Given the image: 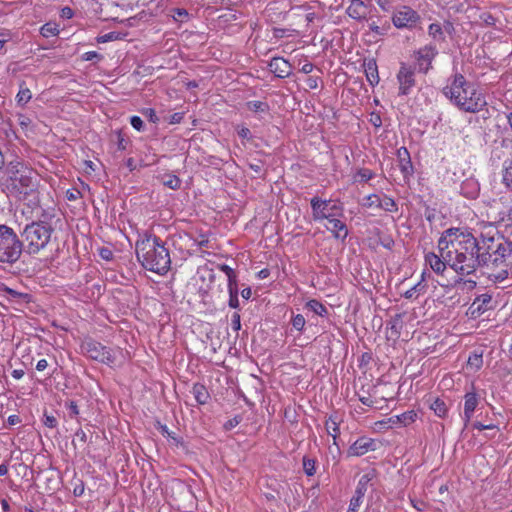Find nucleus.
Segmentation results:
<instances>
[{
	"label": "nucleus",
	"mask_w": 512,
	"mask_h": 512,
	"mask_svg": "<svg viewBox=\"0 0 512 512\" xmlns=\"http://www.w3.org/2000/svg\"><path fill=\"white\" fill-rule=\"evenodd\" d=\"M439 255L429 252L425 262L437 274H443L447 266L460 275H470L477 269L475 256L476 238L461 228L445 230L438 240Z\"/></svg>",
	"instance_id": "f257e3e1"
},
{
	"label": "nucleus",
	"mask_w": 512,
	"mask_h": 512,
	"mask_svg": "<svg viewBox=\"0 0 512 512\" xmlns=\"http://www.w3.org/2000/svg\"><path fill=\"white\" fill-rule=\"evenodd\" d=\"M6 188L18 200L29 207L39 204L38 175L20 160H13L6 167Z\"/></svg>",
	"instance_id": "f03ea898"
},
{
	"label": "nucleus",
	"mask_w": 512,
	"mask_h": 512,
	"mask_svg": "<svg viewBox=\"0 0 512 512\" xmlns=\"http://www.w3.org/2000/svg\"><path fill=\"white\" fill-rule=\"evenodd\" d=\"M443 94L465 112H479L487 104L484 95L476 85L468 82L460 73H456L448 79L447 85L443 88Z\"/></svg>",
	"instance_id": "7ed1b4c3"
},
{
	"label": "nucleus",
	"mask_w": 512,
	"mask_h": 512,
	"mask_svg": "<svg viewBox=\"0 0 512 512\" xmlns=\"http://www.w3.org/2000/svg\"><path fill=\"white\" fill-rule=\"evenodd\" d=\"M135 249L138 261L146 270L164 275L170 269V254L159 237L145 234L136 241Z\"/></svg>",
	"instance_id": "20e7f679"
},
{
	"label": "nucleus",
	"mask_w": 512,
	"mask_h": 512,
	"mask_svg": "<svg viewBox=\"0 0 512 512\" xmlns=\"http://www.w3.org/2000/svg\"><path fill=\"white\" fill-rule=\"evenodd\" d=\"M475 254L477 268L480 265H502L512 256V241L498 232L482 234L481 242L476 240Z\"/></svg>",
	"instance_id": "39448f33"
},
{
	"label": "nucleus",
	"mask_w": 512,
	"mask_h": 512,
	"mask_svg": "<svg viewBox=\"0 0 512 512\" xmlns=\"http://www.w3.org/2000/svg\"><path fill=\"white\" fill-rule=\"evenodd\" d=\"M54 229L51 224L44 221H36L27 224L22 232L27 244L29 254H38L45 249L51 240Z\"/></svg>",
	"instance_id": "423d86ee"
},
{
	"label": "nucleus",
	"mask_w": 512,
	"mask_h": 512,
	"mask_svg": "<svg viewBox=\"0 0 512 512\" xmlns=\"http://www.w3.org/2000/svg\"><path fill=\"white\" fill-rule=\"evenodd\" d=\"M22 253V242L12 228L0 225V264L16 263Z\"/></svg>",
	"instance_id": "0eeeda50"
},
{
	"label": "nucleus",
	"mask_w": 512,
	"mask_h": 512,
	"mask_svg": "<svg viewBox=\"0 0 512 512\" xmlns=\"http://www.w3.org/2000/svg\"><path fill=\"white\" fill-rule=\"evenodd\" d=\"M81 349L87 357L101 363L111 365L115 361V356L110 349L92 339L84 341Z\"/></svg>",
	"instance_id": "6e6552de"
},
{
	"label": "nucleus",
	"mask_w": 512,
	"mask_h": 512,
	"mask_svg": "<svg viewBox=\"0 0 512 512\" xmlns=\"http://www.w3.org/2000/svg\"><path fill=\"white\" fill-rule=\"evenodd\" d=\"M419 21L418 13L408 6H402L396 10L392 17L393 25L396 28L412 29Z\"/></svg>",
	"instance_id": "1a4fd4ad"
},
{
	"label": "nucleus",
	"mask_w": 512,
	"mask_h": 512,
	"mask_svg": "<svg viewBox=\"0 0 512 512\" xmlns=\"http://www.w3.org/2000/svg\"><path fill=\"white\" fill-rule=\"evenodd\" d=\"M312 216L315 221H323L333 211L342 206L339 202L333 200H323L319 197H313L310 201Z\"/></svg>",
	"instance_id": "9d476101"
},
{
	"label": "nucleus",
	"mask_w": 512,
	"mask_h": 512,
	"mask_svg": "<svg viewBox=\"0 0 512 512\" xmlns=\"http://www.w3.org/2000/svg\"><path fill=\"white\" fill-rule=\"evenodd\" d=\"M415 73L414 69L402 64L397 74V80L399 83V95H408L411 89L415 85Z\"/></svg>",
	"instance_id": "9b49d317"
},
{
	"label": "nucleus",
	"mask_w": 512,
	"mask_h": 512,
	"mask_svg": "<svg viewBox=\"0 0 512 512\" xmlns=\"http://www.w3.org/2000/svg\"><path fill=\"white\" fill-rule=\"evenodd\" d=\"M492 296L488 293L478 295L468 309V313L472 318L480 317L483 313L491 310Z\"/></svg>",
	"instance_id": "f8f14e48"
},
{
	"label": "nucleus",
	"mask_w": 512,
	"mask_h": 512,
	"mask_svg": "<svg viewBox=\"0 0 512 512\" xmlns=\"http://www.w3.org/2000/svg\"><path fill=\"white\" fill-rule=\"evenodd\" d=\"M376 450V442L374 439L369 437L358 438L348 449V456L359 457L366 454L369 451Z\"/></svg>",
	"instance_id": "ddd939ff"
},
{
	"label": "nucleus",
	"mask_w": 512,
	"mask_h": 512,
	"mask_svg": "<svg viewBox=\"0 0 512 512\" xmlns=\"http://www.w3.org/2000/svg\"><path fill=\"white\" fill-rule=\"evenodd\" d=\"M479 399L475 392H468L464 395V412H463V422L464 429L469 426L470 420L478 406Z\"/></svg>",
	"instance_id": "4468645a"
},
{
	"label": "nucleus",
	"mask_w": 512,
	"mask_h": 512,
	"mask_svg": "<svg viewBox=\"0 0 512 512\" xmlns=\"http://www.w3.org/2000/svg\"><path fill=\"white\" fill-rule=\"evenodd\" d=\"M397 157L399 161V169L405 180H409V178L414 173V168L411 162L410 154L405 147H401L397 150Z\"/></svg>",
	"instance_id": "2eb2a0df"
},
{
	"label": "nucleus",
	"mask_w": 512,
	"mask_h": 512,
	"mask_svg": "<svg viewBox=\"0 0 512 512\" xmlns=\"http://www.w3.org/2000/svg\"><path fill=\"white\" fill-rule=\"evenodd\" d=\"M346 14L359 22L366 20L368 14V6L362 0H351L346 8Z\"/></svg>",
	"instance_id": "dca6fc26"
},
{
	"label": "nucleus",
	"mask_w": 512,
	"mask_h": 512,
	"mask_svg": "<svg viewBox=\"0 0 512 512\" xmlns=\"http://www.w3.org/2000/svg\"><path fill=\"white\" fill-rule=\"evenodd\" d=\"M269 69L279 78H286L291 73L290 63L281 57H274L269 63Z\"/></svg>",
	"instance_id": "f3484780"
},
{
	"label": "nucleus",
	"mask_w": 512,
	"mask_h": 512,
	"mask_svg": "<svg viewBox=\"0 0 512 512\" xmlns=\"http://www.w3.org/2000/svg\"><path fill=\"white\" fill-rule=\"evenodd\" d=\"M417 419V413L414 410L406 411L400 415H394L387 418L390 426H408Z\"/></svg>",
	"instance_id": "a211bd4d"
},
{
	"label": "nucleus",
	"mask_w": 512,
	"mask_h": 512,
	"mask_svg": "<svg viewBox=\"0 0 512 512\" xmlns=\"http://www.w3.org/2000/svg\"><path fill=\"white\" fill-rule=\"evenodd\" d=\"M437 54V50L434 46L428 45L423 48H421L418 51V61L421 69L424 71H427L429 69V66L431 64V61L434 59V57Z\"/></svg>",
	"instance_id": "6ab92c4d"
},
{
	"label": "nucleus",
	"mask_w": 512,
	"mask_h": 512,
	"mask_svg": "<svg viewBox=\"0 0 512 512\" xmlns=\"http://www.w3.org/2000/svg\"><path fill=\"white\" fill-rule=\"evenodd\" d=\"M6 299L14 305L23 306L28 304L31 300V296L27 293L18 292L12 288L6 287L5 290Z\"/></svg>",
	"instance_id": "aec40b11"
},
{
	"label": "nucleus",
	"mask_w": 512,
	"mask_h": 512,
	"mask_svg": "<svg viewBox=\"0 0 512 512\" xmlns=\"http://www.w3.org/2000/svg\"><path fill=\"white\" fill-rule=\"evenodd\" d=\"M325 227L336 239L344 240L348 236V228L340 219L332 221V224H327Z\"/></svg>",
	"instance_id": "412c9836"
},
{
	"label": "nucleus",
	"mask_w": 512,
	"mask_h": 512,
	"mask_svg": "<svg viewBox=\"0 0 512 512\" xmlns=\"http://www.w3.org/2000/svg\"><path fill=\"white\" fill-rule=\"evenodd\" d=\"M429 407L440 418H445L448 414V406L441 398L430 399Z\"/></svg>",
	"instance_id": "4be33fe9"
},
{
	"label": "nucleus",
	"mask_w": 512,
	"mask_h": 512,
	"mask_svg": "<svg viewBox=\"0 0 512 512\" xmlns=\"http://www.w3.org/2000/svg\"><path fill=\"white\" fill-rule=\"evenodd\" d=\"M365 74L367 77L368 82L374 86L379 83V75H378V69L376 62L374 60H369L365 64Z\"/></svg>",
	"instance_id": "5701e85b"
},
{
	"label": "nucleus",
	"mask_w": 512,
	"mask_h": 512,
	"mask_svg": "<svg viewBox=\"0 0 512 512\" xmlns=\"http://www.w3.org/2000/svg\"><path fill=\"white\" fill-rule=\"evenodd\" d=\"M502 183L512 191V159H507L502 165Z\"/></svg>",
	"instance_id": "b1692460"
},
{
	"label": "nucleus",
	"mask_w": 512,
	"mask_h": 512,
	"mask_svg": "<svg viewBox=\"0 0 512 512\" xmlns=\"http://www.w3.org/2000/svg\"><path fill=\"white\" fill-rule=\"evenodd\" d=\"M192 393L198 404H206L209 399V393L206 387L202 384L196 383L192 387Z\"/></svg>",
	"instance_id": "393cba45"
},
{
	"label": "nucleus",
	"mask_w": 512,
	"mask_h": 512,
	"mask_svg": "<svg viewBox=\"0 0 512 512\" xmlns=\"http://www.w3.org/2000/svg\"><path fill=\"white\" fill-rule=\"evenodd\" d=\"M386 212L394 213L398 211V205L393 198L386 194H381V199L379 202V208Z\"/></svg>",
	"instance_id": "a878e982"
},
{
	"label": "nucleus",
	"mask_w": 512,
	"mask_h": 512,
	"mask_svg": "<svg viewBox=\"0 0 512 512\" xmlns=\"http://www.w3.org/2000/svg\"><path fill=\"white\" fill-rule=\"evenodd\" d=\"M32 98V93L29 88L25 86V83L20 84V89L16 95V102L20 106L26 105Z\"/></svg>",
	"instance_id": "bb28decb"
},
{
	"label": "nucleus",
	"mask_w": 512,
	"mask_h": 512,
	"mask_svg": "<svg viewBox=\"0 0 512 512\" xmlns=\"http://www.w3.org/2000/svg\"><path fill=\"white\" fill-rule=\"evenodd\" d=\"M461 190L465 196L475 198L479 191L478 183L473 180H468L462 184Z\"/></svg>",
	"instance_id": "cd10ccee"
},
{
	"label": "nucleus",
	"mask_w": 512,
	"mask_h": 512,
	"mask_svg": "<svg viewBox=\"0 0 512 512\" xmlns=\"http://www.w3.org/2000/svg\"><path fill=\"white\" fill-rule=\"evenodd\" d=\"M371 479L372 476L370 474L362 475L357 483L354 495L363 498L365 493L367 492L368 484L371 481Z\"/></svg>",
	"instance_id": "c85d7f7f"
},
{
	"label": "nucleus",
	"mask_w": 512,
	"mask_h": 512,
	"mask_svg": "<svg viewBox=\"0 0 512 512\" xmlns=\"http://www.w3.org/2000/svg\"><path fill=\"white\" fill-rule=\"evenodd\" d=\"M499 222L505 227L512 226V200L499 212Z\"/></svg>",
	"instance_id": "c756f323"
},
{
	"label": "nucleus",
	"mask_w": 512,
	"mask_h": 512,
	"mask_svg": "<svg viewBox=\"0 0 512 512\" xmlns=\"http://www.w3.org/2000/svg\"><path fill=\"white\" fill-rule=\"evenodd\" d=\"M326 430L329 435H331L334 439V442L336 441L338 435H339V421L337 417L330 416L328 420L325 423Z\"/></svg>",
	"instance_id": "7c9ffc66"
},
{
	"label": "nucleus",
	"mask_w": 512,
	"mask_h": 512,
	"mask_svg": "<svg viewBox=\"0 0 512 512\" xmlns=\"http://www.w3.org/2000/svg\"><path fill=\"white\" fill-rule=\"evenodd\" d=\"M40 33L45 38L57 36L59 34V25L55 22H48L40 28Z\"/></svg>",
	"instance_id": "2f4dec72"
},
{
	"label": "nucleus",
	"mask_w": 512,
	"mask_h": 512,
	"mask_svg": "<svg viewBox=\"0 0 512 512\" xmlns=\"http://www.w3.org/2000/svg\"><path fill=\"white\" fill-rule=\"evenodd\" d=\"M426 285L422 283V281H419L417 284H415L413 287H411L409 290H407L403 296L406 299H412L418 297L420 294H423L425 292Z\"/></svg>",
	"instance_id": "473e14b6"
},
{
	"label": "nucleus",
	"mask_w": 512,
	"mask_h": 512,
	"mask_svg": "<svg viewBox=\"0 0 512 512\" xmlns=\"http://www.w3.org/2000/svg\"><path fill=\"white\" fill-rule=\"evenodd\" d=\"M306 307L319 316H325L327 314V308L320 303L318 300L312 299L307 302Z\"/></svg>",
	"instance_id": "72a5a7b5"
},
{
	"label": "nucleus",
	"mask_w": 512,
	"mask_h": 512,
	"mask_svg": "<svg viewBox=\"0 0 512 512\" xmlns=\"http://www.w3.org/2000/svg\"><path fill=\"white\" fill-rule=\"evenodd\" d=\"M375 174L372 170L368 168L359 169L356 174L353 176L354 182H367L374 178Z\"/></svg>",
	"instance_id": "f704fd0d"
},
{
	"label": "nucleus",
	"mask_w": 512,
	"mask_h": 512,
	"mask_svg": "<svg viewBox=\"0 0 512 512\" xmlns=\"http://www.w3.org/2000/svg\"><path fill=\"white\" fill-rule=\"evenodd\" d=\"M162 182L166 187L173 189V190L180 188V184H181L180 179L174 174L164 175Z\"/></svg>",
	"instance_id": "c9c22d12"
},
{
	"label": "nucleus",
	"mask_w": 512,
	"mask_h": 512,
	"mask_svg": "<svg viewBox=\"0 0 512 512\" xmlns=\"http://www.w3.org/2000/svg\"><path fill=\"white\" fill-rule=\"evenodd\" d=\"M389 328L391 330V334L398 337L400 335V330L402 329V319L401 315H395L390 322L388 323Z\"/></svg>",
	"instance_id": "e433bc0d"
},
{
	"label": "nucleus",
	"mask_w": 512,
	"mask_h": 512,
	"mask_svg": "<svg viewBox=\"0 0 512 512\" xmlns=\"http://www.w3.org/2000/svg\"><path fill=\"white\" fill-rule=\"evenodd\" d=\"M482 364H483V359H482L481 353L478 354V353L474 352L468 357L467 365H468V367L474 369L475 371L479 370L482 367Z\"/></svg>",
	"instance_id": "4c0bfd02"
},
{
	"label": "nucleus",
	"mask_w": 512,
	"mask_h": 512,
	"mask_svg": "<svg viewBox=\"0 0 512 512\" xmlns=\"http://www.w3.org/2000/svg\"><path fill=\"white\" fill-rule=\"evenodd\" d=\"M17 121L21 129L25 132L30 131L32 127V120L29 116L23 113H17Z\"/></svg>",
	"instance_id": "58836bf2"
},
{
	"label": "nucleus",
	"mask_w": 512,
	"mask_h": 512,
	"mask_svg": "<svg viewBox=\"0 0 512 512\" xmlns=\"http://www.w3.org/2000/svg\"><path fill=\"white\" fill-rule=\"evenodd\" d=\"M303 469L307 476H313L316 472V461L314 459L304 457Z\"/></svg>",
	"instance_id": "ea45409f"
},
{
	"label": "nucleus",
	"mask_w": 512,
	"mask_h": 512,
	"mask_svg": "<svg viewBox=\"0 0 512 512\" xmlns=\"http://www.w3.org/2000/svg\"><path fill=\"white\" fill-rule=\"evenodd\" d=\"M171 16L176 22L180 23H184L189 20V13L186 9L183 8L174 9L173 14Z\"/></svg>",
	"instance_id": "a19ab883"
},
{
	"label": "nucleus",
	"mask_w": 512,
	"mask_h": 512,
	"mask_svg": "<svg viewBox=\"0 0 512 512\" xmlns=\"http://www.w3.org/2000/svg\"><path fill=\"white\" fill-rule=\"evenodd\" d=\"M158 15H159V13L155 9H153V10L148 9V10H142L137 15H135V17H137V21L148 22L150 19H152L153 17H156Z\"/></svg>",
	"instance_id": "79ce46f5"
},
{
	"label": "nucleus",
	"mask_w": 512,
	"mask_h": 512,
	"mask_svg": "<svg viewBox=\"0 0 512 512\" xmlns=\"http://www.w3.org/2000/svg\"><path fill=\"white\" fill-rule=\"evenodd\" d=\"M381 199V195L379 194H370L365 197V202L363 205L367 208H379V202Z\"/></svg>",
	"instance_id": "37998d69"
},
{
	"label": "nucleus",
	"mask_w": 512,
	"mask_h": 512,
	"mask_svg": "<svg viewBox=\"0 0 512 512\" xmlns=\"http://www.w3.org/2000/svg\"><path fill=\"white\" fill-rule=\"evenodd\" d=\"M247 107L253 112H266L268 110V105L262 101H249Z\"/></svg>",
	"instance_id": "c03bdc74"
},
{
	"label": "nucleus",
	"mask_w": 512,
	"mask_h": 512,
	"mask_svg": "<svg viewBox=\"0 0 512 512\" xmlns=\"http://www.w3.org/2000/svg\"><path fill=\"white\" fill-rule=\"evenodd\" d=\"M429 35L433 37L435 40H442L443 39V29L442 27L437 23H432L429 26Z\"/></svg>",
	"instance_id": "a18cd8bd"
},
{
	"label": "nucleus",
	"mask_w": 512,
	"mask_h": 512,
	"mask_svg": "<svg viewBox=\"0 0 512 512\" xmlns=\"http://www.w3.org/2000/svg\"><path fill=\"white\" fill-rule=\"evenodd\" d=\"M305 324H306V320H305L304 316L301 314H297L292 318V326L297 331H302L305 327Z\"/></svg>",
	"instance_id": "49530a36"
},
{
	"label": "nucleus",
	"mask_w": 512,
	"mask_h": 512,
	"mask_svg": "<svg viewBox=\"0 0 512 512\" xmlns=\"http://www.w3.org/2000/svg\"><path fill=\"white\" fill-rule=\"evenodd\" d=\"M343 216V206L337 208V211H333L324 220L328 221V224H332V221H335Z\"/></svg>",
	"instance_id": "de8ad7c7"
},
{
	"label": "nucleus",
	"mask_w": 512,
	"mask_h": 512,
	"mask_svg": "<svg viewBox=\"0 0 512 512\" xmlns=\"http://www.w3.org/2000/svg\"><path fill=\"white\" fill-rule=\"evenodd\" d=\"M12 39V34L9 30H2L0 32V51L4 48L5 44Z\"/></svg>",
	"instance_id": "09e8293b"
},
{
	"label": "nucleus",
	"mask_w": 512,
	"mask_h": 512,
	"mask_svg": "<svg viewBox=\"0 0 512 512\" xmlns=\"http://www.w3.org/2000/svg\"><path fill=\"white\" fill-rule=\"evenodd\" d=\"M130 124L137 131H142L144 128L143 120L139 116H132L130 118Z\"/></svg>",
	"instance_id": "8fccbe9b"
},
{
	"label": "nucleus",
	"mask_w": 512,
	"mask_h": 512,
	"mask_svg": "<svg viewBox=\"0 0 512 512\" xmlns=\"http://www.w3.org/2000/svg\"><path fill=\"white\" fill-rule=\"evenodd\" d=\"M480 19L482 20L483 23H485L487 26H493L495 25V22H496V19L495 17L488 13V12H484L480 15Z\"/></svg>",
	"instance_id": "3c124183"
},
{
	"label": "nucleus",
	"mask_w": 512,
	"mask_h": 512,
	"mask_svg": "<svg viewBox=\"0 0 512 512\" xmlns=\"http://www.w3.org/2000/svg\"><path fill=\"white\" fill-rule=\"evenodd\" d=\"M220 270H221L223 273H225V275L227 276V280H228V281L237 277V276H236V273H235V271H234V269H233V268H231V267H230V266H228V265H225V264L221 265V266H220Z\"/></svg>",
	"instance_id": "603ef678"
},
{
	"label": "nucleus",
	"mask_w": 512,
	"mask_h": 512,
	"mask_svg": "<svg viewBox=\"0 0 512 512\" xmlns=\"http://www.w3.org/2000/svg\"><path fill=\"white\" fill-rule=\"evenodd\" d=\"M171 0H151V4L155 5V10L158 11V13H162L164 11V8L167 6L168 2Z\"/></svg>",
	"instance_id": "864d4df0"
},
{
	"label": "nucleus",
	"mask_w": 512,
	"mask_h": 512,
	"mask_svg": "<svg viewBox=\"0 0 512 512\" xmlns=\"http://www.w3.org/2000/svg\"><path fill=\"white\" fill-rule=\"evenodd\" d=\"M43 423L46 427L48 428H55L57 426V420L54 416L52 415H47L45 414L44 415V420H43Z\"/></svg>",
	"instance_id": "5fc2aeb1"
},
{
	"label": "nucleus",
	"mask_w": 512,
	"mask_h": 512,
	"mask_svg": "<svg viewBox=\"0 0 512 512\" xmlns=\"http://www.w3.org/2000/svg\"><path fill=\"white\" fill-rule=\"evenodd\" d=\"M83 60L85 61H92V60H101L103 57L97 53L96 51H88L86 53L83 54Z\"/></svg>",
	"instance_id": "6e6d98bb"
},
{
	"label": "nucleus",
	"mask_w": 512,
	"mask_h": 512,
	"mask_svg": "<svg viewBox=\"0 0 512 512\" xmlns=\"http://www.w3.org/2000/svg\"><path fill=\"white\" fill-rule=\"evenodd\" d=\"M66 407L69 409V413L71 417H77L79 415V408L74 401H70L66 403Z\"/></svg>",
	"instance_id": "4d7b16f0"
},
{
	"label": "nucleus",
	"mask_w": 512,
	"mask_h": 512,
	"mask_svg": "<svg viewBox=\"0 0 512 512\" xmlns=\"http://www.w3.org/2000/svg\"><path fill=\"white\" fill-rule=\"evenodd\" d=\"M227 286L229 295L238 294L237 277L229 280Z\"/></svg>",
	"instance_id": "13d9d810"
},
{
	"label": "nucleus",
	"mask_w": 512,
	"mask_h": 512,
	"mask_svg": "<svg viewBox=\"0 0 512 512\" xmlns=\"http://www.w3.org/2000/svg\"><path fill=\"white\" fill-rule=\"evenodd\" d=\"M472 428L474 429H477V430H491V429H496L497 426L495 424H483L481 422H474L472 424Z\"/></svg>",
	"instance_id": "bf43d9fd"
},
{
	"label": "nucleus",
	"mask_w": 512,
	"mask_h": 512,
	"mask_svg": "<svg viewBox=\"0 0 512 512\" xmlns=\"http://www.w3.org/2000/svg\"><path fill=\"white\" fill-rule=\"evenodd\" d=\"M240 422H241V418H240L239 416H235L234 418L229 419V420L224 424V428H225L226 430H231V429H233L234 427H236Z\"/></svg>",
	"instance_id": "052dcab7"
},
{
	"label": "nucleus",
	"mask_w": 512,
	"mask_h": 512,
	"mask_svg": "<svg viewBox=\"0 0 512 512\" xmlns=\"http://www.w3.org/2000/svg\"><path fill=\"white\" fill-rule=\"evenodd\" d=\"M319 80L318 77L310 76L306 79V85L309 89H317Z\"/></svg>",
	"instance_id": "680f3d73"
},
{
	"label": "nucleus",
	"mask_w": 512,
	"mask_h": 512,
	"mask_svg": "<svg viewBox=\"0 0 512 512\" xmlns=\"http://www.w3.org/2000/svg\"><path fill=\"white\" fill-rule=\"evenodd\" d=\"M80 197V192L76 189H69L66 191V198L69 201H75Z\"/></svg>",
	"instance_id": "e2e57ef3"
},
{
	"label": "nucleus",
	"mask_w": 512,
	"mask_h": 512,
	"mask_svg": "<svg viewBox=\"0 0 512 512\" xmlns=\"http://www.w3.org/2000/svg\"><path fill=\"white\" fill-rule=\"evenodd\" d=\"M232 327L235 331L240 330L241 328V322H240V315L238 313H234L231 318Z\"/></svg>",
	"instance_id": "0e129e2a"
},
{
	"label": "nucleus",
	"mask_w": 512,
	"mask_h": 512,
	"mask_svg": "<svg viewBox=\"0 0 512 512\" xmlns=\"http://www.w3.org/2000/svg\"><path fill=\"white\" fill-rule=\"evenodd\" d=\"M238 135L242 139H246V140H249L251 138L250 130L247 127H244V126L238 128Z\"/></svg>",
	"instance_id": "69168bd1"
},
{
	"label": "nucleus",
	"mask_w": 512,
	"mask_h": 512,
	"mask_svg": "<svg viewBox=\"0 0 512 512\" xmlns=\"http://www.w3.org/2000/svg\"><path fill=\"white\" fill-rule=\"evenodd\" d=\"M362 499L363 498L354 495L350 500L349 507L359 509L362 504Z\"/></svg>",
	"instance_id": "338daca9"
},
{
	"label": "nucleus",
	"mask_w": 512,
	"mask_h": 512,
	"mask_svg": "<svg viewBox=\"0 0 512 512\" xmlns=\"http://www.w3.org/2000/svg\"><path fill=\"white\" fill-rule=\"evenodd\" d=\"M74 15L73 10L70 7H64L61 9L60 16L63 19H70Z\"/></svg>",
	"instance_id": "774afa93"
}]
</instances>
